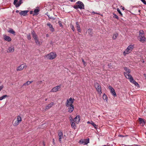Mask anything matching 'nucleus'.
Here are the masks:
<instances>
[{"label":"nucleus","instance_id":"1","mask_svg":"<svg viewBox=\"0 0 146 146\" xmlns=\"http://www.w3.org/2000/svg\"><path fill=\"white\" fill-rule=\"evenodd\" d=\"M124 69L126 71V72H124V73L125 77L129 79L130 82L134 84L135 86H139V84L134 80L132 77L129 74V73L131 72L130 69L126 67L124 68Z\"/></svg>","mask_w":146,"mask_h":146},{"label":"nucleus","instance_id":"2","mask_svg":"<svg viewBox=\"0 0 146 146\" xmlns=\"http://www.w3.org/2000/svg\"><path fill=\"white\" fill-rule=\"evenodd\" d=\"M73 7L76 9L78 8L80 9H84V5L82 2L79 1L76 3L75 5Z\"/></svg>","mask_w":146,"mask_h":146},{"label":"nucleus","instance_id":"3","mask_svg":"<svg viewBox=\"0 0 146 146\" xmlns=\"http://www.w3.org/2000/svg\"><path fill=\"white\" fill-rule=\"evenodd\" d=\"M134 48V45H129L123 52V55L125 56L126 54L131 53L133 49Z\"/></svg>","mask_w":146,"mask_h":146},{"label":"nucleus","instance_id":"4","mask_svg":"<svg viewBox=\"0 0 146 146\" xmlns=\"http://www.w3.org/2000/svg\"><path fill=\"white\" fill-rule=\"evenodd\" d=\"M56 56L55 53L51 52L45 56L44 57L47 59L52 60L55 58Z\"/></svg>","mask_w":146,"mask_h":146},{"label":"nucleus","instance_id":"5","mask_svg":"<svg viewBox=\"0 0 146 146\" xmlns=\"http://www.w3.org/2000/svg\"><path fill=\"white\" fill-rule=\"evenodd\" d=\"M139 35L138 38L139 40L142 42H144L145 40V38L144 36L143 32V31H139Z\"/></svg>","mask_w":146,"mask_h":146},{"label":"nucleus","instance_id":"6","mask_svg":"<svg viewBox=\"0 0 146 146\" xmlns=\"http://www.w3.org/2000/svg\"><path fill=\"white\" fill-rule=\"evenodd\" d=\"M74 101V98H72L68 99L65 103V105L66 106H70L73 105V104Z\"/></svg>","mask_w":146,"mask_h":146},{"label":"nucleus","instance_id":"7","mask_svg":"<svg viewBox=\"0 0 146 146\" xmlns=\"http://www.w3.org/2000/svg\"><path fill=\"white\" fill-rule=\"evenodd\" d=\"M95 86L98 93L99 94H101L102 93V92L100 85L98 83L96 82L95 84Z\"/></svg>","mask_w":146,"mask_h":146},{"label":"nucleus","instance_id":"8","mask_svg":"<svg viewBox=\"0 0 146 146\" xmlns=\"http://www.w3.org/2000/svg\"><path fill=\"white\" fill-rule=\"evenodd\" d=\"M61 86V85H60L54 87L51 89L50 92H57L60 89Z\"/></svg>","mask_w":146,"mask_h":146},{"label":"nucleus","instance_id":"9","mask_svg":"<svg viewBox=\"0 0 146 146\" xmlns=\"http://www.w3.org/2000/svg\"><path fill=\"white\" fill-rule=\"evenodd\" d=\"M89 142V139L88 138L87 139H81L79 141V143L84 145L87 144Z\"/></svg>","mask_w":146,"mask_h":146},{"label":"nucleus","instance_id":"10","mask_svg":"<svg viewBox=\"0 0 146 146\" xmlns=\"http://www.w3.org/2000/svg\"><path fill=\"white\" fill-rule=\"evenodd\" d=\"M109 89L110 90V92L112 95L114 97H116L117 96L116 94L114 89L111 86H109L108 87Z\"/></svg>","mask_w":146,"mask_h":146},{"label":"nucleus","instance_id":"11","mask_svg":"<svg viewBox=\"0 0 146 146\" xmlns=\"http://www.w3.org/2000/svg\"><path fill=\"white\" fill-rule=\"evenodd\" d=\"M80 117L79 115L77 116L75 118L73 121L75 122V123L78 124L80 122Z\"/></svg>","mask_w":146,"mask_h":146},{"label":"nucleus","instance_id":"12","mask_svg":"<svg viewBox=\"0 0 146 146\" xmlns=\"http://www.w3.org/2000/svg\"><path fill=\"white\" fill-rule=\"evenodd\" d=\"M86 33L88 34V36L90 37H91L92 36L93 33L92 30L91 29H89L87 30Z\"/></svg>","mask_w":146,"mask_h":146},{"label":"nucleus","instance_id":"13","mask_svg":"<svg viewBox=\"0 0 146 146\" xmlns=\"http://www.w3.org/2000/svg\"><path fill=\"white\" fill-rule=\"evenodd\" d=\"M68 108V111L69 113H71L74 110V107L73 105L66 106Z\"/></svg>","mask_w":146,"mask_h":146},{"label":"nucleus","instance_id":"14","mask_svg":"<svg viewBox=\"0 0 146 146\" xmlns=\"http://www.w3.org/2000/svg\"><path fill=\"white\" fill-rule=\"evenodd\" d=\"M70 121L72 127L74 129H76V126L75 125V123L73 121V119L72 117H71V118L70 119Z\"/></svg>","mask_w":146,"mask_h":146},{"label":"nucleus","instance_id":"15","mask_svg":"<svg viewBox=\"0 0 146 146\" xmlns=\"http://www.w3.org/2000/svg\"><path fill=\"white\" fill-rule=\"evenodd\" d=\"M58 135L59 137V141L60 142H61V139L63 138L62 132L61 131H60L58 132Z\"/></svg>","mask_w":146,"mask_h":146},{"label":"nucleus","instance_id":"16","mask_svg":"<svg viewBox=\"0 0 146 146\" xmlns=\"http://www.w3.org/2000/svg\"><path fill=\"white\" fill-rule=\"evenodd\" d=\"M3 36V38L5 40L9 42L11 40V38L9 36H7L5 35H4Z\"/></svg>","mask_w":146,"mask_h":146},{"label":"nucleus","instance_id":"17","mask_svg":"<svg viewBox=\"0 0 146 146\" xmlns=\"http://www.w3.org/2000/svg\"><path fill=\"white\" fill-rule=\"evenodd\" d=\"M23 3L22 0H19L18 2H16L15 4H13L17 8L20 6V5Z\"/></svg>","mask_w":146,"mask_h":146},{"label":"nucleus","instance_id":"18","mask_svg":"<svg viewBox=\"0 0 146 146\" xmlns=\"http://www.w3.org/2000/svg\"><path fill=\"white\" fill-rule=\"evenodd\" d=\"M29 11L28 10L21 11L19 13L21 15L25 16L27 15V13Z\"/></svg>","mask_w":146,"mask_h":146},{"label":"nucleus","instance_id":"19","mask_svg":"<svg viewBox=\"0 0 146 146\" xmlns=\"http://www.w3.org/2000/svg\"><path fill=\"white\" fill-rule=\"evenodd\" d=\"M14 51V47L13 46H11L9 47L8 50L7 52L8 53L13 52Z\"/></svg>","mask_w":146,"mask_h":146},{"label":"nucleus","instance_id":"20","mask_svg":"<svg viewBox=\"0 0 146 146\" xmlns=\"http://www.w3.org/2000/svg\"><path fill=\"white\" fill-rule=\"evenodd\" d=\"M139 120L140 125L141 126H143L145 123L144 119L141 118H139Z\"/></svg>","mask_w":146,"mask_h":146},{"label":"nucleus","instance_id":"21","mask_svg":"<svg viewBox=\"0 0 146 146\" xmlns=\"http://www.w3.org/2000/svg\"><path fill=\"white\" fill-rule=\"evenodd\" d=\"M50 28V30L52 32H53L54 31V29L53 28L52 26L50 23H47L46 24Z\"/></svg>","mask_w":146,"mask_h":146},{"label":"nucleus","instance_id":"22","mask_svg":"<svg viewBox=\"0 0 146 146\" xmlns=\"http://www.w3.org/2000/svg\"><path fill=\"white\" fill-rule=\"evenodd\" d=\"M54 105V103L51 102L50 104H48L46 107L45 110H47L50 108Z\"/></svg>","mask_w":146,"mask_h":146},{"label":"nucleus","instance_id":"23","mask_svg":"<svg viewBox=\"0 0 146 146\" xmlns=\"http://www.w3.org/2000/svg\"><path fill=\"white\" fill-rule=\"evenodd\" d=\"M32 35L33 37L34 38V39H37L38 38V36L37 35H36V33H35V32L34 31H33L31 32Z\"/></svg>","mask_w":146,"mask_h":146},{"label":"nucleus","instance_id":"24","mask_svg":"<svg viewBox=\"0 0 146 146\" xmlns=\"http://www.w3.org/2000/svg\"><path fill=\"white\" fill-rule=\"evenodd\" d=\"M39 11V10L38 9H35L34 11V14L33 15H36L38 14V12Z\"/></svg>","mask_w":146,"mask_h":146},{"label":"nucleus","instance_id":"25","mask_svg":"<svg viewBox=\"0 0 146 146\" xmlns=\"http://www.w3.org/2000/svg\"><path fill=\"white\" fill-rule=\"evenodd\" d=\"M23 64H21L17 68V70L18 71H21L23 70Z\"/></svg>","mask_w":146,"mask_h":146},{"label":"nucleus","instance_id":"26","mask_svg":"<svg viewBox=\"0 0 146 146\" xmlns=\"http://www.w3.org/2000/svg\"><path fill=\"white\" fill-rule=\"evenodd\" d=\"M16 121L19 123H20L22 121V118L19 115L18 116Z\"/></svg>","mask_w":146,"mask_h":146},{"label":"nucleus","instance_id":"27","mask_svg":"<svg viewBox=\"0 0 146 146\" xmlns=\"http://www.w3.org/2000/svg\"><path fill=\"white\" fill-rule=\"evenodd\" d=\"M8 97V96L6 95H3L0 97V100H2L3 99L6 98Z\"/></svg>","mask_w":146,"mask_h":146},{"label":"nucleus","instance_id":"28","mask_svg":"<svg viewBox=\"0 0 146 146\" xmlns=\"http://www.w3.org/2000/svg\"><path fill=\"white\" fill-rule=\"evenodd\" d=\"M19 123L16 120L13 123V125L14 126H16L18 125Z\"/></svg>","mask_w":146,"mask_h":146},{"label":"nucleus","instance_id":"29","mask_svg":"<svg viewBox=\"0 0 146 146\" xmlns=\"http://www.w3.org/2000/svg\"><path fill=\"white\" fill-rule=\"evenodd\" d=\"M118 34L117 33H115L114 34L113 37V39H115L117 38V37L118 36Z\"/></svg>","mask_w":146,"mask_h":146},{"label":"nucleus","instance_id":"30","mask_svg":"<svg viewBox=\"0 0 146 146\" xmlns=\"http://www.w3.org/2000/svg\"><path fill=\"white\" fill-rule=\"evenodd\" d=\"M76 27L77 29L80 28V26L78 21H76Z\"/></svg>","mask_w":146,"mask_h":146},{"label":"nucleus","instance_id":"31","mask_svg":"<svg viewBox=\"0 0 146 146\" xmlns=\"http://www.w3.org/2000/svg\"><path fill=\"white\" fill-rule=\"evenodd\" d=\"M36 43L38 45H40V42L38 41V38L34 39Z\"/></svg>","mask_w":146,"mask_h":146},{"label":"nucleus","instance_id":"32","mask_svg":"<svg viewBox=\"0 0 146 146\" xmlns=\"http://www.w3.org/2000/svg\"><path fill=\"white\" fill-rule=\"evenodd\" d=\"M8 32L10 33L15 35V32L12 29H10Z\"/></svg>","mask_w":146,"mask_h":146},{"label":"nucleus","instance_id":"33","mask_svg":"<svg viewBox=\"0 0 146 146\" xmlns=\"http://www.w3.org/2000/svg\"><path fill=\"white\" fill-rule=\"evenodd\" d=\"M103 98L104 100H106V101L108 100V98L107 97V96L105 94H104L103 96Z\"/></svg>","mask_w":146,"mask_h":146},{"label":"nucleus","instance_id":"34","mask_svg":"<svg viewBox=\"0 0 146 146\" xmlns=\"http://www.w3.org/2000/svg\"><path fill=\"white\" fill-rule=\"evenodd\" d=\"M70 27L73 31H75V29L74 28V26L72 24H70Z\"/></svg>","mask_w":146,"mask_h":146},{"label":"nucleus","instance_id":"35","mask_svg":"<svg viewBox=\"0 0 146 146\" xmlns=\"http://www.w3.org/2000/svg\"><path fill=\"white\" fill-rule=\"evenodd\" d=\"M91 124L96 128V127L97 125L96 124L92 121H91Z\"/></svg>","mask_w":146,"mask_h":146},{"label":"nucleus","instance_id":"36","mask_svg":"<svg viewBox=\"0 0 146 146\" xmlns=\"http://www.w3.org/2000/svg\"><path fill=\"white\" fill-rule=\"evenodd\" d=\"M30 83L29 82V81H27L26 83H25V84H23V86H25L26 85H28L29 84H30Z\"/></svg>","mask_w":146,"mask_h":146},{"label":"nucleus","instance_id":"37","mask_svg":"<svg viewBox=\"0 0 146 146\" xmlns=\"http://www.w3.org/2000/svg\"><path fill=\"white\" fill-rule=\"evenodd\" d=\"M113 17L117 19H118L119 18L118 17L115 13H113Z\"/></svg>","mask_w":146,"mask_h":146},{"label":"nucleus","instance_id":"38","mask_svg":"<svg viewBox=\"0 0 146 146\" xmlns=\"http://www.w3.org/2000/svg\"><path fill=\"white\" fill-rule=\"evenodd\" d=\"M117 11L122 16V13L120 11V9L119 8H117Z\"/></svg>","mask_w":146,"mask_h":146},{"label":"nucleus","instance_id":"39","mask_svg":"<svg viewBox=\"0 0 146 146\" xmlns=\"http://www.w3.org/2000/svg\"><path fill=\"white\" fill-rule=\"evenodd\" d=\"M58 24L60 25V26L61 27H63V25L62 24V23H61V22L60 21H59L58 22Z\"/></svg>","mask_w":146,"mask_h":146},{"label":"nucleus","instance_id":"40","mask_svg":"<svg viewBox=\"0 0 146 146\" xmlns=\"http://www.w3.org/2000/svg\"><path fill=\"white\" fill-rule=\"evenodd\" d=\"M27 38L29 40H30L31 39V35L30 34H28L27 35Z\"/></svg>","mask_w":146,"mask_h":146},{"label":"nucleus","instance_id":"41","mask_svg":"<svg viewBox=\"0 0 146 146\" xmlns=\"http://www.w3.org/2000/svg\"><path fill=\"white\" fill-rule=\"evenodd\" d=\"M77 30L78 32L81 33V30L80 28H78L77 29Z\"/></svg>","mask_w":146,"mask_h":146},{"label":"nucleus","instance_id":"42","mask_svg":"<svg viewBox=\"0 0 146 146\" xmlns=\"http://www.w3.org/2000/svg\"><path fill=\"white\" fill-rule=\"evenodd\" d=\"M141 1L144 4L146 5V2L145 0H141Z\"/></svg>","mask_w":146,"mask_h":146},{"label":"nucleus","instance_id":"43","mask_svg":"<svg viewBox=\"0 0 146 146\" xmlns=\"http://www.w3.org/2000/svg\"><path fill=\"white\" fill-rule=\"evenodd\" d=\"M27 66L26 65V64L24 65V64H23V68H26L27 67Z\"/></svg>","mask_w":146,"mask_h":146},{"label":"nucleus","instance_id":"44","mask_svg":"<svg viewBox=\"0 0 146 146\" xmlns=\"http://www.w3.org/2000/svg\"><path fill=\"white\" fill-rule=\"evenodd\" d=\"M4 86L3 85H2L0 86V91L3 88Z\"/></svg>","mask_w":146,"mask_h":146},{"label":"nucleus","instance_id":"45","mask_svg":"<svg viewBox=\"0 0 146 146\" xmlns=\"http://www.w3.org/2000/svg\"><path fill=\"white\" fill-rule=\"evenodd\" d=\"M52 143H53V145H54L55 144V142H54V138L52 139Z\"/></svg>","mask_w":146,"mask_h":146},{"label":"nucleus","instance_id":"46","mask_svg":"<svg viewBox=\"0 0 146 146\" xmlns=\"http://www.w3.org/2000/svg\"><path fill=\"white\" fill-rule=\"evenodd\" d=\"M18 1V0H14L13 3V4H15V3L17 2Z\"/></svg>","mask_w":146,"mask_h":146},{"label":"nucleus","instance_id":"47","mask_svg":"<svg viewBox=\"0 0 146 146\" xmlns=\"http://www.w3.org/2000/svg\"><path fill=\"white\" fill-rule=\"evenodd\" d=\"M82 62H83V64L84 65H85L86 64V63L85 62L84 60H83V59H82Z\"/></svg>","mask_w":146,"mask_h":146},{"label":"nucleus","instance_id":"48","mask_svg":"<svg viewBox=\"0 0 146 146\" xmlns=\"http://www.w3.org/2000/svg\"><path fill=\"white\" fill-rule=\"evenodd\" d=\"M33 11H30V14H33Z\"/></svg>","mask_w":146,"mask_h":146},{"label":"nucleus","instance_id":"49","mask_svg":"<svg viewBox=\"0 0 146 146\" xmlns=\"http://www.w3.org/2000/svg\"><path fill=\"white\" fill-rule=\"evenodd\" d=\"M33 81H29V82L30 83V84L31 83H32L33 82Z\"/></svg>","mask_w":146,"mask_h":146},{"label":"nucleus","instance_id":"50","mask_svg":"<svg viewBox=\"0 0 146 146\" xmlns=\"http://www.w3.org/2000/svg\"><path fill=\"white\" fill-rule=\"evenodd\" d=\"M143 75L144 76L145 78L146 79V74H143Z\"/></svg>","mask_w":146,"mask_h":146},{"label":"nucleus","instance_id":"51","mask_svg":"<svg viewBox=\"0 0 146 146\" xmlns=\"http://www.w3.org/2000/svg\"><path fill=\"white\" fill-rule=\"evenodd\" d=\"M19 12V10H17L16 11V12L17 13H18Z\"/></svg>","mask_w":146,"mask_h":146},{"label":"nucleus","instance_id":"52","mask_svg":"<svg viewBox=\"0 0 146 146\" xmlns=\"http://www.w3.org/2000/svg\"><path fill=\"white\" fill-rule=\"evenodd\" d=\"M87 123H90V124H91V122L89 121H88L87 122Z\"/></svg>","mask_w":146,"mask_h":146},{"label":"nucleus","instance_id":"53","mask_svg":"<svg viewBox=\"0 0 146 146\" xmlns=\"http://www.w3.org/2000/svg\"><path fill=\"white\" fill-rule=\"evenodd\" d=\"M126 146H136L135 145H132V146H130V145H126Z\"/></svg>","mask_w":146,"mask_h":146},{"label":"nucleus","instance_id":"54","mask_svg":"<svg viewBox=\"0 0 146 146\" xmlns=\"http://www.w3.org/2000/svg\"><path fill=\"white\" fill-rule=\"evenodd\" d=\"M43 145L44 146L45 145V144L44 142H43Z\"/></svg>","mask_w":146,"mask_h":146},{"label":"nucleus","instance_id":"55","mask_svg":"<svg viewBox=\"0 0 146 146\" xmlns=\"http://www.w3.org/2000/svg\"><path fill=\"white\" fill-rule=\"evenodd\" d=\"M70 1H71V2H73V1H73V0H70Z\"/></svg>","mask_w":146,"mask_h":146},{"label":"nucleus","instance_id":"56","mask_svg":"<svg viewBox=\"0 0 146 146\" xmlns=\"http://www.w3.org/2000/svg\"><path fill=\"white\" fill-rule=\"evenodd\" d=\"M142 62L143 63H144L145 61H144V60H143L142 61Z\"/></svg>","mask_w":146,"mask_h":146},{"label":"nucleus","instance_id":"57","mask_svg":"<svg viewBox=\"0 0 146 146\" xmlns=\"http://www.w3.org/2000/svg\"><path fill=\"white\" fill-rule=\"evenodd\" d=\"M122 9H123V10H124V7H123L122 8Z\"/></svg>","mask_w":146,"mask_h":146},{"label":"nucleus","instance_id":"58","mask_svg":"<svg viewBox=\"0 0 146 146\" xmlns=\"http://www.w3.org/2000/svg\"><path fill=\"white\" fill-rule=\"evenodd\" d=\"M110 67V68H111H111H112V66H111V67Z\"/></svg>","mask_w":146,"mask_h":146},{"label":"nucleus","instance_id":"59","mask_svg":"<svg viewBox=\"0 0 146 146\" xmlns=\"http://www.w3.org/2000/svg\"><path fill=\"white\" fill-rule=\"evenodd\" d=\"M47 100V99H46L45 100V101H46Z\"/></svg>","mask_w":146,"mask_h":146},{"label":"nucleus","instance_id":"60","mask_svg":"<svg viewBox=\"0 0 146 146\" xmlns=\"http://www.w3.org/2000/svg\"><path fill=\"white\" fill-rule=\"evenodd\" d=\"M120 136L122 137V136H121V135H120Z\"/></svg>","mask_w":146,"mask_h":146},{"label":"nucleus","instance_id":"61","mask_svg":"<svg viewBox=\"0 0 146 146\" xmlns=\"http://www.w3.org/2000/svg\"><path fill=\"white\" fill-rule=\"evenodd\" d=\"M120 136L122 137V136H121V135H120Z\"/></svg>","mask_w":146,"mask_h":146}]
</instances>
